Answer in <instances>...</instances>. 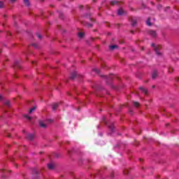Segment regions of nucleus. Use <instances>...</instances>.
Masks as SVG:
<instances>
[{
    "mask_svg": "<svg viewBox=\"0 0 179 179\" xmlns=\"http://www.w3.org/2000/svg\"><path fill=\"white\" fill-rule=\"evenodd\" d=\"M151 47H153L157 55H160L162 52H160V46L159 45H156L155 43L151 44Z\"/></svg>",
    "mask_w": 179,
    "mask_h": 179,
    "instance_id": "obj_1",
    "label": "nucleus"
},
{
    "mask_svg": "<svg viewBox=\"0 0 179 179\" xmlns=\"http://www.w3.org/2000/svg\"><path fill=\"white\" fill-rule=\"evenodd\" d=\"M39 125L41 127V128H47V122L40 121Z\"/></svg>",
    "mask_w": 179,
    "mask_h": 179,
    "instance_id": "obj_2",
    "label": "nucleus"
},
{
    "mask_svg": "<svg viewBox=\"0 0 179 179\" xmlns=\"http://www.w3.org/2000/svg\"><path fill=\"white\" fill-rule=\"evenodd\" d=\"M157 75H158L157 70H154L152 74V79H156V78H157Z\"/></svg>",
    "mask_w": 179,
    "mask_h": 179,
    "instance_id": "obj_3",
    "label": "nucleus"
},
{
    "mask_svg": "<svg viewBox=\"0 0 179 179\" xmlns=\"http://www.w3.org/2000/svg\"><path fill=\"white\" fill-rule=\"evenodd\" d=\"M149 34L151 37H157V34L155 31H150Z\"/></svg>",
    "mask_w": 179,
    "mask_h": 179,
    "instance_id": "obj_4",
    "label": "nucleus"
},
{
    "mask_svg": "<svg viewBox=\"0 0 179 179\" xmlns=\"http://www.w3.org/2000/svg\"><path fill=\"white\" fill-rule=\"evenodd\" d=\"M27 138L29 141H33V139H34V135L31 134H27Z\"/></svg>",
    "mask_w": 179,
    "mask_h": 179,
    "instance_id": "obj_5",
    "label": "nucleus"
},
{
    "mask_svg": "<svg viewBox=\"0 0 179 179\" xmlns=\"http://www.w3.org/2000/svg\"><path fill=\"white\" fill-rule=\"evenodd\" d=\"M140 90L142 92V93H144V94H148V90H146V88L141 87Z\"/></svg>",
    "mask_w": 179,
    "mask_h": 179,
    "instance_id": "obj_6",
    "label": "nucleus"
},
{
    "mask_svg": "<svg viewBox=\"0 0 179 179\" xmlns=\"http://www.w3.org/2000/svg\"><path fill=\"white\" fill-rule=\"evenodd\" d=\"M117 15H124V10H122V8H120L117 10Z\"/></svg>",
    "mask_w": 179,
    "mask_h": 179,
    "instance_id": "obj_7",
    "label": "nucleus"
},
{
    "mask_svg": "<svg viewBox=\"0 0 179 179\" xmlns=\"http://www.w3.org/2000/svg\"><path fill=\"white\" fill-rule=\"evenodd\" d=\"M57 108H58V103H53V105H52L53 111H55V110H57Z\"/></svg>",
    "mask_w": 179,
    "mask_h": 179,
    "instance_id": "obj_8",
    "label": "nucleus"
},
{
    "mask_svg": "<svg viewBox=\"0 0 179 179\" xmlns=\"http://www.w3.org/2000/svg\"><path fill=\"white\" fill-rule=\"evenodd\" d=\"M48 167L50 170H52V169H54V164L52 163L48 164Z\"/></svg>",
    "mask_w": 179,
    "mask_h": 179,
    "instance_id": "obj_9",
    "label": "nucleus"
},
{
    "mask_svg": "<svg viewBox=\"0 0 179 179\" xmlns=\"http://www.w3.org/2000/svg\"><path fill=\"white\" fill-rule=\"evenodd\" d=\"M115 48H118L117 45H113L110 46V50H115Z\"/></svg>",
    "mask_w": 179,
    "mask_h": 179,
    "instance_id": "obj_10",
    "label": "nucleus"
},
{
    "mask_svg": "<svg viewBox=\"0 0 179 179\" xmlns=\"http://www.w3.org/2000/svg\"><path fill=\"white\" fill-rule=\"evenodd\" d=\"M24 3L27 5V6H29L30 5V2L29 0H24Z\"/></svg>",
    "mask_w": 179,
    "mask_h": 179,
    "instance_id": "obj_11",
    "label": "nucleus"
},
{
    "mask_svg": "<svg viewBox=\"0 0 179 179\" xmlns=\"http://www.w3.org/2000/svg\"><path fill=\"white\" fill-rule=\"evenodd\" d=\"M83 36H85V34H83V32L78 33V37L80 38H83Z\"/></svg>",
    "mask_w": 179,
    "mask_h": 179,
    "instance_id": "obj_12",
    "label": "nucleus"
},
{
    "mask_svg": "<svg viewBox=\"0 0 179 179\" xmlns=\"http://www.w3.org/2000/svg\"><path fill=\"white\" fill-rule=\"evenodd\" d=\"M109 129L111 132H114V124H111L110 126H109Z\"/></svg>",
    "mask_w": 179,
    "mask_h": 179,
    "instance_id": "obj_13",
    "label": "nucleus"
},
{
    "mask_svg": "<svg viewBox=\"0 0 179 179\" xmlns=\"http://www.w3.org/2000/svg\"><path fill=\"white\" fill-rule=\"evenodd\" d=\"M146 24H148V26H152V24L150 23V18H148L146 21Z\"/></svg>",
    "mask_w": 179,
    "mask_h": 179,
    "instance_id": "obj_14",
    "label": "nucleus"
},
{
    "mask_svg": "<svg viewBox=\"0 0 179 179\" xmlns=\"http://www.w3.org/2000/svg\"><path fill=\"white\" fill-rule=\"evenodd\" d=\"M24 117L27 120H29V121H31V117L29 116V115H25Z\"/></svg>",
    "mask_w": 179,
    "mask_h": 179,
    "instance_id": "obj_15",
    "label": "nucleus"
},
{
    "mask_svg": "<svg viewBox=\"0 0 179 179\" xmlns=\"http://www.w3.org/2000/svg\"><path fill=\"white\" fill-rule=\"evenodd\" d=\"M133 104H134V107H139V103L138 102L134 101V102H133Z\"/></svg>",
    "mask_w": 179,
    "mask_h": 179,
    "instance_id": "obj_16",
    "label": "nucleus"
},
{
    "mask_svg": "<svg viewBox=\"0 0 179 179\" xmlns=\"http://www.w3.org/2000/svg\"><path fill=\"white\" fill-rule=\"evenodd\" d=\"M135 24H136V20H132V21H131V26H135Z\"/></svg>",
    "mask_w": 179,
    "mask_h": 179,
    "instance_id": "obj_17",
    "label": "nucleus"
},
{
    "mask_svg": "<svg viewBox=\"0 0 179 179\" xmlns=\"http://www.w3.org/2000/svg\"><path fill=\"white\" fill-rule=\"evenodd\" d=\"M35 110H36V107L31 108L29 110V114H31V113H33Z\"/></svg>",
    "mask_w": 179,
    "mask_h": 179,
    "instance_id": "obj_18",
    "label": "nucleus"
},
{
    "mask_svg": "<svg viewBox=\"0 0 179 179\" xmlns=\"http://www.w3.org/2000/svg\"><path fill=\"white\" fill-rule=\"evenodd\" d=\"M76 76V73H73L72 74V76H71V79H75Z\"/></svg>",
    "mask_w": 179,
    "mask_h": 179,
    "instance_id": "obj_19",
    "label": "nucleus"
},
{
    "mask_svg": "<svg viewBox=\"0 0 179 179\" xmlns=\"http://www.w3.org/2000/svg\"><path fill=\"white\" fill-rule=\"evenodd\" d=\"M5 104H6V106H10V102L9 101H6Z\"/></svg>",
    "mask_w": 179,
    "mask_h": 179,
    "instance_id": "obj_20",
    "label": "nucleus"
},
{
    "mask_svg": "<svg viewBox=\"0 0 179 179\" xmlns=\"http://www.w3.org/2000/svg\"><path fill=\"white\" fill-rule=\"evenodd\" d=\"M115 3H118V1H111V2H110V4H111V5H115Z\"/></svg>",
    "mask_w": 179,
    "mask_h": 179,
    "instance_id": "obj_21",
    "label": "nucleus"
},
{
    "mask_svg": "<svg viewBox=\"0 0 179 179\" xmlns=\"http://www.w3.org/2000/svg\"><path fill=\"white\" fill-rule=\"evenodd\" d=\"M36 36L38 37V38L41 39L42 36H41L40 34H36Z\"/></svg>",
    "mask_w": 179,
    "mask_h": 179,
    "instance_id": "obj_22",
    "label": "nucleus"
},
{
    "mask_svg": "<svg viewBox=\"0 0 179 179\" xmlns=\"http://www.w3.org/2000/svg\"><path fill=\"white\" fill-rule=\"evenodd\" d=\"M0 8H3V3L0 1Z\"/></svg>",
    "mask_w": 179,
    "mask_h": 179,
    "instance_id": "obj_23",
    "label": "nucleus"
},
{
    "mask_svg": "<svg viewBox=\"0 0 179 179\" xmlns=\"http://www.w3.org/2000/svg\"><path fill=\"white\" fill-rule=\"evenodd\" d=\"M34 48H37V45L36 44H33Z\"/></svg>",
    "mask_w": 179,
    "mask_h": 179,
    "instance_id": "obj_24",
    "label": "nucleus"
},
{
    "mask_svg": "<svg viewBox=\"0 0 179 179\" xmlns=\"http://www.w3.org/2000/svg\"><path fill=\"white\" fill-rule=\"evenodd\" d=\"M106 79H111V77L106 76Z\"/></svg>",
    "mask_w": 179,
    "mask_h": 179,
    "instance_id": "obj_25",
    "label": "nucleus"
},
{
    "mask_svg": "<svg viewBox=\"0 0 179 179\" xmlns=\"http://www.w3.org/2000/svg\"><path fill=\"white\" fill-rule=\"evenodd\" d=\"M3 97L2 95H0V100H2Z\"/></svg>",
    "mask_w": 179,
    "mask_h": 179,
    "instance_id": "obj_26",
    "label": "nucleus"
},
{
    "mask_svg": "<svg viewBox=\"0 0 179 179\" xmlns=\"http://www.w3.org/2000/svg\"><path fill=\"white\" fill-rule=\"evenodd\" d=\"M11 2H15L16 0H10Z\"/></svg>",
    "mask_w": 179,
    "mask_h": 179,
    "instance_id": "obj_27",
    "label": "nucleus"
},
{
    "mask_svg": "<svg viewBox=\"0 0 179 179\" xmlns=\"http://www.w3.org/2000/svg\"><path fill=\"white\" fill-rule=\"evenodd\" d=\"M48 121H49V122H52V120H48Z\"/></svg>",
    "mask_w": 179,
    "mask_h": 179,
    "instance_id": "obj_28",
    "label": "nucleus"
},
{
    "mask_svg": "<svg viewBox=\"0 0 179 179\" xmlns=\"http://www.w3.org/2000/svg\"><path fill=\"white\" fill-rule=\"evenodd\" d=\"M16 65H17V62H15Z\"/></svg>",
    "mask_w": 179,
    "mask_h": 179,
    "instance_id": "obj_29",
    "label": "nucleus"
},
{
    "mask_svg": "<svg viewBox=\"0 0 179 179\" xmlns=\"http://www.w3.org/2000/svg\"><path fill=\"white\" fill-rule=\"evenodd\" d=\"M104 120H105V117H103V121H104Z\"/></svg>",
    "mask_w": 179,
    "mask_h": 179,
    "instance_id": "obj_30",
    "label": "nucleus"
},
{
    "mask_svg": "<svg viewBox=\"0 0 179 179\" xmlns=\"http://www.w3.org/2000/svg\"><path fill=\"white\" fill-rule=\"evenodd\" d=\"M0 52H1V50H0Z\"/></svg>",
    "mask_w": 179,
    "mask_h": 179,
    "instance_id": "obj_31",
    "label": "nucleus"
},
{
    "mask_svg": "<svg viewBox=\"0 0 179 179\" xmlns=\"http://www.w3.org/2000/svg\"><path fill=\"white\" fill-rule=\"evenodd\" d=\"M96 72H99V71L96 70Z\"/></svg>",
    "mask_w": 179,
    "mask_h": 179,
    "instance_id": "obj_32",
    "label": "nucleus"
},
{
    "mask_svg": "<svg viewBox=\"0 0 179 179\" xmlns=\"http://www.w3.org/2000/svg\"><path fill=\"white\" fill-rule=\"evenodd\" d=\"M178 80H179V78H178Z\"/></svg>",
    "mask_w": 179,
    "mask_h": 179,
    "instance_id": "obj_33",
    "label": "nucleus"
}]
</instances>
